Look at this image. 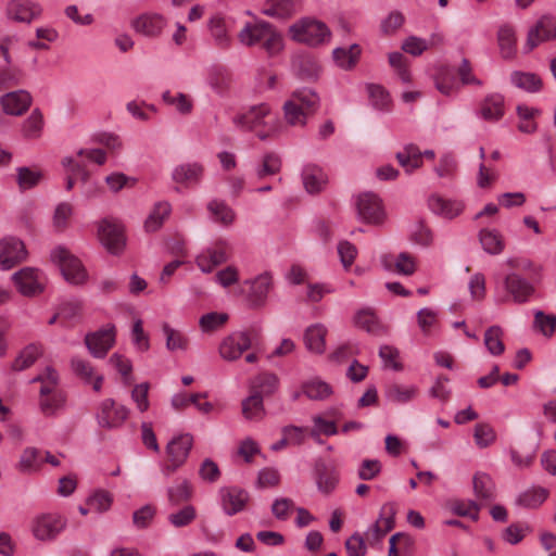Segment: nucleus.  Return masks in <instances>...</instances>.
<instances>
[{"label": "nucleus", "instance_id": "nucleus-1", "mask_svg": "<svg viewBox=\"0 0 556 556\" xmlns=\"http://www.w3.org/2000/svg\"><path fill=\"white\" fill-rule=\"evenodd\" d=\"M232 123L240 129L254 131L261 140L277 136L282 128L277 113L266 103L253 105L247 112L237 114Z\"/></svg>", "mask_w": 556, "mask_h": 556}, {"label": "nucleus", "instance_id": "nucleus-2", "mask_svg": "<svg viewBox=\"0 0 556 556\" xmlns=\"http://www.w3.org/2000/svg\"><path fill=\"white\" fill-rule=\"evenodd\" d=\"M319 103V97L312 89L294 91L283 104L285 119L288 125L303 127L307 117L313 114Z\"/></svg>", "mask_w": 556, "mask_h": 556}, {"label": "nucleus", "instance_id": "nucleus-3", "mask_svg": "<svg viewBox=\"0 0 556 556\" xmlns=\"http://www.w3.org/2000/svg\"><path fill=\"white\" fill-rule=\"evenodd\" d=\"M289 35L294 41L312 47L325 45L331 40L329 27L313 17H303L290 25Z\"/></svg>", "mask_w": 556, "mask_h": 556}, {"label": "nucleus", "instance_id": "nucleus-4", "mask_svg": "<svg viewBox=\"0 0 556 556\" xmlns=\"http://www.w3.org/2000/svg\"><path fill=\"white\" fill-rule=\"evenodd\" d=\"M357 219L364 224L381 227L388 220V212L381 197L372 191L354 197Z\"/></svg>", "mask_w": 556, "mask_h": 556}, {"label": "nucleus", "instance_id": "nucleus-5", "mask_svg": "<svg viewBox=\"0 0 556 556\" xmlns=\"http://www.w3.org/2000/svg\"><path fill=\"white\" fill-rule=\"evenodd\" d=\"M50 260L60 268L68 283L80 286L88 280V273L85 266L67 248L63 245L53 248L50 252Z\"/></svg>", "mask_w": 556, "mask_h": 556}, {"label": "nucleus", "instance_id": "nucleus-6", "mask_svg": "<svg viewBox=\"0 0 556 556\" xmlns=\"http://www.w3.org/2000/svg\"><path fill=\"white\" fill-rule=\"evenodd\" d=\"M230 250L231 247L227 239L217 238L197 254L195 265L203 274H211L215 267L230 258Z\"/></svg>", "mask_w": 556, "mask_h": 556}, {"label": "nucleus", "instance_id": "nucleus-7", "mask_svg": "<svg viewBox=\"0 0 556 556\" xmlns=\"http://www.w3.org/2000/svg\"><path fill=\"white\" fill-rule=\"evenodd\" d=\"M193 445V438L189 433L172 439L166 445L167 463L162 466L165 477H170L187 460Z\"/></svg>", "mask_w": 556, "mask_h": 556}, {"label": "nucleus", "instance_id": "nucleus-8", "mask_svg": "<svg viewBox=\"0 0 556 556\" xmlns=\"http://www.w3.org/2000/svg\"><path fill=\"white\" fill-rule=\"evenodd\" d=\"M12 281L22 295L31 298L45 291L47 276L38 268L24 267L12 275Z\"/></svg>", "mask_w": 556, "mask_h": 556}, {"label": "nucleus", "instance_id": "nucleus-9", "mask_svg": "<svg viewBox=\"0 0 556 556\" xmlns=\"http://www.w3.org/2000/svg\"><path fill=\"white\" fill-rule=\"evenodd\" d=\"M98 239L111 254H119L126 243L123 225L113 218H104L98 224Z\"/></svg>", "mask_w": 556, "mask_h": 556}, {"label": "nucleus", "instance_id": "nucleus-10", "mask_svg": "<svg viewBox=\"0 0 556 556\" xmlns=\"http://www.w3.org/2000/svg\"><path fill=\"white\" fill-rule=\"evenodd\" d=\"M505 294L498 299L500 302L526 303L534 292L533 286L516 273L508 274L503 282Z\"/></svg>", "mask_w": 556, "mask_h": 556}, {"label": "nucleus", "instance_id": "nucleus-11", "mask_svg": "<svg viewBox=\"0 0 556 556\" xmlns=\"http://www.w3.org/2000/svg\"><path fill=\"white\" fill-rule=\"evenodd\" d=\"M129 409L124 405H116L112 399L103 400L97 412V421L101 428L116 429L119 428L127 419Z\"/></svg>", "mask_w": 556, "mask_h": 556}, {"label": "nucleus", "instance_id": "nucleus-12", "mask_svg": "<svg viewBox=\"0 0 556 556\" xmlns=\"http://www.w3.org/2000/svg\"><path fill=\"white\" fill-rule=\"evenodd\" d=\"M27 250L24 242L16 237H4L0 240V269L8 270L24 262Z\"/></svg>", "mask_w": 556, "mask_h": 556}, {"label": "nucleus", "instance_id": "nucleus-13", "mask_svg": "<svg viewBox=\"0 0 556 556\" xmlns=\"http://www.w3.org/2000/svg\"><path fill=\"white\" fill-rule=\"evenodd\" d=\"M233 20L222 14H214L207 22V29L214 45L223 50L229 49L232 42L231 30Z\"/></svg>", "mask_w": 556, "mask_h": 556}, {"label": "nucleus", "instance_id": "nucleus-14", "mask_svg": "<svg viewBox=\"0 0 556 556\" xmlns=\"http://www.w3.org/2000/svg\"><path fill=\"white\" fill-rule=\"evenodd\" d=\"M41 13V4L33 0H10L5 8L7 17L17 23L29 24Z\"/></svg>", "mask_w": 556, "mask_h": 556}, {"label": "nucleus", "instance_id": "nucleus-15", "mask_svg": "<svg viewBox=\"0 0 556 556\" xmlns=\"http://www.w3.org/2000/svg\"><path fill=\"white\" fill-rule=\"evenodd\" d=\"M66 526V520L56 514H46L33 522V534L40 541L53 540Z\"/></svg>", "mask_w": 556, "mask_h": 556}, {"label": "nucleus", "instance_id": "nucleus-16", "mask_svg": "<svg viewBox=\"0 0 556 556\" xmlns=\"http://www.w3.org/2000/svg\"><path fill=\"white\" fill-rule=\"evenodd\" d=\"M428 207L437 216L452 220L465 210V203L459 199L447 198L433 193L428 198Z\"/></svg>", "mask_w": 556, "mask_h": 556}, {"label": "nucleus", "instance_id": "nucleus-17", "mask_svg": "<svg viewBox=\"0 0 556 556\" xmlns=\"http://www.w3.org/2000/svg\"><path fill=\"white\" fill-rule=\"evenodd\" d=\"M166 25V18L155 12L142 13L131 21L134 31L148 38L159 37Z\"/></svg>", "mask_w": 556, "mask_h": 556}, {"label": "nucleus", "instance_id": "nucleus-18", "mask_svg": "<svg viewBox=\"0 0 556 556\" xmlns=\"http://www.w3.org/2000/svg\"><path fill=\"white\" fill-rule=\"evenodd\" d=\"M249 286L248 300L254 307H261L266 303L267 296L273 289V275L269 271L261 273L254 278L244 281Z\"/></svg>", "mask_w": 556, "mask_h": 556}, {"label": "nucleus", "instance_id": "nucleus-19", "mask_svg": "<svg viewBox=\"0 0 556 556\" xmlns=\"http://www.w3.org/2000/svg\"><path fill=\"white\" fill-rule=\"evenodd\" d=\"M31 94L24 90H15L0 97V105L4 114L11 116L23 115L31 105Z\"/></svg>", "mask_w": 556, "mask_h": 556}, {"label": "nucleus", "instance_id": "nucleus-20", "mask_svg": "<svg viewBox=\"0 0 556 556\" xmlns=\"http://www.w3.org/2000/svg\"><path fill=\"white\" fill-rule=\"evenodd\" d=\"M223 510L228 516H233L245 508L250 498L249 493L238 486H224L219 490Z\"/></svg>", "mask_w": 556, "mask_h": 556}, {"label": "nucleus", "instance_id": "nucleus-21", "mask_svg": "<svg viewBox=\"0 0 556 556\" xmlns=\"http://www.w3.org/2000/svg\"><path fill=\"white\" fill-rule=\"evenodd\" d=\"M556 38V18L552 15H543L529 30L527 47L532 50L541 42Z\"/></svg>", "mask_w": 556, "mask_h": 556}, {"label": "nucleus", "instance_id": "nucleus-22", "mask_svg": "<svg viewBox=\"0 0 556 556\" xmlns=\"http://www.w3.org/2000/svg\"><path fill=\"white\" fill-rule=\"evenodd\" d=\"M204 167L198 162L182 163L173 168L172 179L181 186L191 187L200 184Z\"/></svg>", "mask_w": 556, "mask_h": 556}, {"label": "nucleus", "instance_id": "nucleus-23", "mask_svg": "<svg viewBox=\"0 0 556 556\" xmlns=\"http://www.w3.org/2000/svg\"><path fill=\"white\" fill-rule=\"evenodd\" d=\"M434 156L435 153L433 150H425L421 152L419 148L414 144H408L403 149V151L396 153V159L400 165L408 174L421 166L422 157L432 160Z\"/></svg>", "mask_w": 556, "mask_h": 556}, {"label": "nucleus", "instance_id": "nucleus-24", "mask_svg": "<svg viewBox=\"0 0 556 556\" xmlns=\"http://www.w3.org/2000/svg\"><path fill=\"white\" fill-rule=\"evenodd\" d=\"M380 262L384 269L395 271L399 275L410 276L416 270V261L414 256L406 252H402L394 256L392 254H383Z\"/></svg>", "mask_w": 556, "mask_h": 556}, {"label": "nucleus", "instance_id": "nucleus-25", "mask_svg": "<svg viewBox=\"0 0 556 556\" xmlns=\"http://www.w3.org/2000/svg\"><path fill=\"white\" fill-rule=\"evenodd\" d=\"M302 181L305 190L311 194L321 192L328 184V176L321 167L306 164L302 169Z\"/></svg>", "mask_w": 556, "mask_h": 556}, {"label": "nucleus", "instance_id": "nucleus-26", "mask_svg": "<svg viewBox=\"0 0 556 556\" xmlns=\"http://www.w3.org/2000/svg\"><path fill=\"white\" fill-rule=\"evenodd\" d=\"M317 489L324 494H330L339 482V473L332 465L317 462L314 468Z\"/></svg>", "mask_w": 556, "mask_h": 556}, {"label": "nucleus", "instance_id": "nucleus-27", "mask_svg": "<svg viewBox=\"0 0 556 556\" xmlns=\"http://www.w3.org/2000/svg\"><path fill=\"white\" fill-rule=\"evenodd\" d=\"M265 342L261 330L251 328L232 332L225 341V348H257Z\"/></svg>", "mask_w": 556, "mask_h": 556}, {"label": "nucleus", "instance_id": "nucleus-28", "mask_svg": "<svg viewBox=\"0 0 556 556\" xmlns=\"http://www.w3.org/2000/svg\"><path fill=\"white\" fill-rule=\"evenodd\" d=\"M504 98L498 93H493L483 99L480 104L478 116L484 121L496 122L504 116Z\"/></svg>", "mask_w": 556, "mask_h": 556}, {"label": "nucleus", "instance_id": "nucleus-29", "mask_svg": "<svg viewBox=\"0 0 556 556\" xmlns=\"http://www.w3.org/2000/svg\"><path fill=\"white\" fill-rule=\"evenodd\" d=\"M301 5V0H266L262 9L263 14L287 18L294 14Z\"/></svg>", "mask_w": 556, "mask_h": 556}, {"label": "nucleus", "instance_id": "nucleus-30", "mask_svg": "<svg viewBox=\"0 0 556 556\" xmlns=\"http://www.w3.org/2000/svg\"><path fill=\"white\" fill-rule=\"evenodd\" d=\"M268 25L265 21L247 23L238 33V40L245 47L261 46Z\"/></svg>", "mask_w": 556, "mask_h": 556}, {"label": "nucleus", "instance_id": "nucleus-31", "mask_svg": "<svg viewBox=\"0 0 556 556\" xmlns=\"http://www.w3.org/2000/svg\"><path fill=\"white\" fill-rule=\"evenodd\" d=\"M116 330L112 324H106L85 337L86 348H112L115 343Z\"/></svg>", "mask_w": 556, "mask_h": 556}, {"label": "nucleus", "instance_id": "nucleus-32", "mask_svg": "<svg viewBox=\"0 0 556 556\" xmlns=\"http://www.w3.org/2000/svg\"><path fill=\"white\" fill-rule=\"evenodd\" d=\"M362 49L357 43L350 47H338L332 51V59L338 67L344 71L352 70L358 62Z\"/></svg>", "mask_w": 556, "mask_h": 556}, {"label": "nucleus", "instance_id": "nucleus-33", "mask_svg": "<svg viewBox=\"0 0 556 556\" xmlns=\"http://www.w3.org/2000/svg\"><path fill=\"white\" fill-rule=\"evenodd\" d=\"M45 127L42 112L39 109L31 111L29 116L22 123L21 134L27 140H35L41 137Z\"/></svg>", "mask_w": 556, "mask_h": 556}, {"label": "nucleus", "instance_id": "nucleus-34", "mask_svg": "<svg viewBox=\"0 0 556 556\" xmlns=\"http://www.w3.org/2000/svg\"><path fill=\"white\" fill-rule=\"evenodd\" d=\"M207 212L213 222L223 226L231 225L236 217L233 210L225 201L216 199L207 203Z\"/></svg>", "mask_w": 556, "mask_h": 556}, {"label": "nucleus", "instance_id": "nucleus-35", "mask_svg": "<svg viewBox=\"0 0 556 556\" xmlns=\"http://www.w3.org/2000/svg\"><path fill=\"white\" fill-rule=\"evenodd\" d=\"M418 393L414 386H403L399 383L389 384L384 391L387 400L394 404H405L413 401Z\"/></svg>", "mask_w": 556, "mask_h": 556}, {"label": "nucleus", "instance_id": "nucleus-36", "mask_svg": "<svg viewBox=\"0 0 556 556\" xmlns=\"http://www.w3.org/2000/svg\"><path fill=\"white\" fill-rule=\"evenodd\" d=\"M279 386V379L275 374L263 372L257 375L250 384V390L264 396L271 395Z\"/></svg>", "mask_w": 556, "mask_h": 556}, {"label": "nucleus", "instance_id": "nucleus-37", "mask_svg": "<svg viewBox=\"0 0 556 556\" xmlns=\"http://www.w3.org/2000/svg\"><path fill=\"white\" fill-rule=\"evenodd\" d=\"M170 211L172 206L168 202L162 201L155 203L144 222V229L148 232H154L159 230L165 219L169 216Z\"/></svg>", "mask_w": 556, "mask_h": 556}, {"label": "nucleus", "instance_id": "nucleus-38", "mask_svg": "<svg viewBox=\"0 0 556 556\" xmlns=\"http://www.w3.org/2000/svg\"><path fill=\"white\" fill-rule=\"evenodd\" d=\"M162 100L167 105L173 106L175 111L181 115H189L193 111V99L187 93H173L167 90L162 93Z\"/></svg>", "mask_w": 556, "mask_h": 556}, {"label": "nucleus", "instance_id": "nucleus-39", "mask_svg": "<svg viewBox=\"0 0 556 556\" xmlns=\"http://www.w3.org/2000/svg\"><path fill=\"white\" fill-rule=\"evenodd\" d=\"M301 389L303 394L313 401H324L332 394L331 386L318 378L303 382Z\"/></svg>", "mask_w": 556, "mask_h": 556}, {"label": "nucleus", "instance_id": "nucleus-40", "mask_svg": "<svg viewBox=\"0 0 556 556\" xmlns=\"http://www.w3.org/2000/svg\"><path fill=\"white\" fill-rule=\"evenodd\" d=\"M548 496V491L541 486H533L520 493L516 498V505L523 508H538Z\"/></svg>", "mask_w": 556, "mask_h": 556}, {"label": "nucleus", "instance_id": "nucleus-41", "mask_svg": "<svg viewBox=\"0 0 556 556\" xmlns=\"http://www.w3.org/2000/svg\"><path fill=\"white\" fill-rule=\"evenodd\" d=\"M242 414L249 420H261L265 416L262 395L250 390V395L242 401Z\"/></svg>", "mask_w": 556, "mask_h": 556}, {"label": "nucleus", "instance_id": "nucleus-42", "mask_svg": "<svg viewBox=\"0 0 556 556\" xmlns=\"http://www.w3.org/2000/svg\"><path fill=\"white\" fill-rule=\"evenodd\" d=\"M479 238L483 250L489 254H500L505 248L503 236L495 229H482Z\"/></svg>", "mask_w": 556, "mask_h": 556}, {"label": "nucleus", "instance_id": "nucleus-43", "mask_svg": "<svg viewBox=\"0 0 556 556\" xmlns=\"http://www.w3.org/2000/svg\"><path fill=\"white\" fill-rule=\"evenodd\" d=\"M473 491L478 498L493 501L495 497V484L492 478L485 472H477L473 476Z\"/></svg>", "mask_w": 556, "mask_h": 556}, {"label": "nucleus", "instance_id": "nucleus-44", "mask_svg": "<svg viewBox=\"0 0 556 556\" xmlns=\"http://www.w3.org/2000/svg\"><path fill=\"white\" fill-rule=\"evenodd\" d=\"M328 330L321 324L308 326L303 333V343L306 348H324L327 344Z\"/></svg>", "mask_w": 556, "mask_h": 556}, {"label": "nucleus", "instance_id": "nucleus-45", "mask_svg": "<svg viewBox=\"0 0 556 556\" xmlns=\"http://www.w3.org/2000/svg\"><path fill=\"white\" fill-rule=\"evenodd\" d=\"M354 323L356 327L369 333H378L381 329L380 321L375 311L369 307L359 309L354 316Z\"/></svg>", "mask_w": 556, "mask_h": 556}, {"label": "nucleus", "instance_id": "nucleus-46", "mask_svg": "<svg viewBox=\"0 0 556 556\" xmlns=\"http://www.w3.org/2000/svg\"><path fill=\"white\" fill-rule=\"evenodd\" d=\"M294 67L304 79H316L321 72L319 62L312 55L299 56L294 61Z\"/></svg>", "mask_w": 556, "mask_h": 556}, {"label": "nucleus", "instance_id": "nucleus-47", "mask_svg": "<svg viewBox=\"0 0 556 556\" xmlns=\"http://www.w3.org/2000/svg\"><path fill=\"white\" fill-rule=\"evenodd\" d=\"M435 87L445 96L452 94L458 88L454 71L447 66L441 67L435 76Z\"/></svg>", "mask_w": 556, "mask_h": 556}, {"label": "nucleus", "instance_id": "nucleus-48", "mask_svg": "<svg viewBox=\"0 0 556 556\" xmlns=\"http://www.w3.org/2000/svg\"><path fill=\"white\" fill-rule=\"evenodd\" d=\"M83 160L84 157L78 156L77 153L75 155H67L62 159V166L66 174L75 176L83 182H86L89 179V172L85 167Z\"/></svg>", "mask_w": 556, "mask_h": 556}, {"label": "nucleus", "instance_id": "nucleus-49", "mask_svg": "<svg viewBox=\"0 0 556 556\" xmlns=\"http://www.w3.org/2000/svg\"><path fill=\"white\" fill-rule=\"evenodd\" d=\"M42 179V173L38 168L18 167L16 169V182L21 190L36 187Z\"/></svg>", "mask_w": 556, "mask_h": 556}, {"label": "nucleus", "instance_id": "nucleus-50", "mask_svg": "<svg viewBox=\"0 0 556 556\" xmlns=\"http://www.w3.org/2000/svg\"><path fill=\"white\" fill-rule=\"evenodd\" d=\"M261 47L269 55H276L283 49V38L271 24L268 25L265 31Z\"/></svg>", "mask_w": 556, "mask_h": 556}, {"label": "nucleus", "instance_id": "nucleus-51", "mask_svg": "<svg viewBox=\"0 0 556 556\" xmlns=\"http://www.w3.org/2000/svg\"><path fill=\"white\" fill-rule=\"evenodd\" d=\"M228 314L224 312H210L199 319V327L203 332H213L222 328L228 321Z\"/></svg>", "mask_w": 556, "mask_h": 556}, {"label": "nucleus", "instance_id": "nucleus-52", "mask_svg": "<svg viewBox=\"0 0 556 556\" xmlns=\"http://www.w3.org/2000/svg\"><path fill=\"white\" fill-rule=\"evenodd\" d=\"M66 402V395L62 391H58L52 393L51 395H47L41 397L39 401V406L46 416L54 415L59 409L63 408Z\"/></svg>", "mask_w": 556, "mask_h": 556}, {"label": "nucleus", "instance_id": "nucleus-53", "mask_svg": "<svg viewBox=\"0 0 556 556\" xmlns=\"http://www.w3.org/2000/svg\"><path fill=\"white\" fill-rule=\"evenodd\" d=\"M39 451L36 447H27L23 451L16 468L22 473H31L38 470L40 463L38 460Z\"/></svg>", "mask_w": 556, "mask_h": 556}, {"label": "nucleus", "instance_id": "nucleus-54", "mask_svg": "<svg viewBox=\"0 0 556 556\" xmlns=\"http://www.w3.org/2000/svg\"><path fill=\"white\" fill-rule=\"evenodd\" d=\"M74 208L67 202L59 203L54 210L52 217V225L55 230L64 231L73 216Z\"/></svg>", "mask_w": 556, "mask_h": 556}, {"label": "nucleus", "instance_id": "nucleus-55", "mask_svg": "<svg viewBox=\"0 0 556 556\" xmlns=\"http://www.w3.org/2000/svg\"><path fill=\"white\" fill-rule=\"evenodd\" d=\"M369 102L371 106L379 111H384L389 108L390 97L388 92L379 85L369 84L366 87Z\"/></svg>", "mask_w": 556, "mask_h": 556}, {"label": "nucleus", "instance_id": "nucleus-56", "mask_svg": "<svg viewBox=\"0 0 556 556\" xmlns=\"http://www.w3.org/2000/svg\"><path fill=\"white\" fill-rule=\"evenodd\" d=\"M511 83L526 91H536L541 87V79L532 73L515 72L511 74Z\"/></svg>", "mask_w": 556, "mask_h": 556}, {"label": "nucleus", "instance_id": "nucleus-57", "mask_svg": "<svg viewBox=\"0 0 556 556\" xmlns=\"http://www.w3.org/2000/svg\"><path fill=\"white\" fill-rule=\"evenodd\" d=\"M239 280L240 270L235 265H228L219 269L214 276V281L224 289H228L237 285Z\"/></svg>", "mask_w": 556, "mask_h": 556}, {"label": "nucleus", "instance_id": "nucleus-58", "mask_svg": "<svg viewBox=\"0 0 556 556\" xmlns=\"http://www.w3.org/2000/svg\"><path fill=\"white\" fill-rule=\"evenodd\" d=\"M192 496V489L190 483L187 480H182L175 486H172L167 490L168 502L172 505H179L184 502H187Z\"/></svg>", "mask_w": 556, "mask_h": 556}, {"label": "nucleus", "instance_id": "nucleus-59", "mask_svg": "<svg viewBox=\"0 0 556 556\" xmlns=\"http://www.w3.org/2000/svg\"><path fill=\"white\" fill-rule=\"evenodd\" d=\"M281 168V160L275 153H267L263 156L262 164L256 169L258 178H265L277 174Z\"/></svg>", "mask_w": 556, "mask_h": 556}, {"label": "nucleus", "instance_id": "nucleus-60", "mask_svg": "<svg viewBox=\"0 0 556 556\" xmlns=\"http://www.w3.org/2000/svg\"><path fill=\"white\" fill-rule=\"evenodd\" d=\"M498 45L505 58H509L514 53L515 48V31L513 27L504 25L498 29L497 34Z\"/></svg>", "mask_w": 556, "mask_h": 556}, {"label": "nucleus", "instance_id": "nucleus-61", "mask_svg": "<svg viewBox=\"0 0 556 556\" xmlns=\"http://www.w3.org/2000/svg\"><path fill=\"white\" fill-rule=\"evenodd\" d=\"M137 179L125 175L124 173L114 172L105 177V184L112 192H118L123 188H131L136 185Z\"/></svg>", "mask_w": 556, "mask_h": 556}, {"label": "nucleus", "instance_id": "nucleus-62", "mask_svg": "<svg viewBox=\"0 0 556 556\" xmlns=\"http://www.w3.org/2000/svg\"><path fill=\"white\" fill-rule=\"evenodd\" d=\"M197 517V510L192 505H187L180 510L169 514L168 521L175 528H182L190 525Z\"/></svg>", "mask_w": 556, "mask_h": 556}, {"label": "nucleus", "instance_id": "nucleus-63", "mask_svg": "<svg viewBox=\"0 0 556 556\" xmlns=\"http://www.w3.org/2000/svg\"><path fill=\"white\" fill-rule=\"evenodd\" d=\"M556 327V316L553 314H544L542 311L534 313V328L545 337L552 336Z\"/></svg>", "mask_w": 556, "mask_h": 556}, {"label": "nucleus", "instance_id": "nucleus-64", "mask_svg": "<svg viewBox=\"0 0 556 556\" xmlns=\"http://www.w3.org/2000/svg\"><path fill=\"white\" fill-rule=\"evenodd\" d=\"M473 438L476 444L481 447H488L496 438L494 429L488 424H477L475 426Z\"/></svg>", "mask_w": 556, "mask_h": 556}]
</instances>
